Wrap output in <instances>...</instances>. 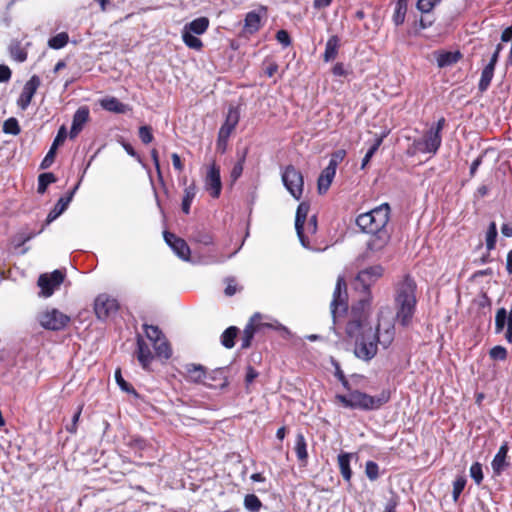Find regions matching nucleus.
<instances>
[{"mask_svg": "<svg viewBox=\"0 0 512 512\" xmlns=\"http://www.w3.org/2000/svg\"><path fill=\"white\" fill-rule=\"evenodd\" d=\"M395 316L389 308H382L378 315L375 331L361 319H353L347 324V335L354 341V354L363 361H370L378 347L387 349L395 339Z\"/></svg>", "mask_w": 512, "mask_h": 512, "instance_id": "f257e3e1", "label": "nucleus"}, {"mask_svg": "<svg viewBox=\"0 0 512 512\" xmlns=\"http://www.w3.org/2000/svg\"><path fill=\"white\" fill-rule=\"evenodd\" d=\"M390 218V207L387 203L360 214L356 219L357 226L365 233L371 234L367 246L370 251H381L389 241L386 226Z\"/></svg>", "mask_w": 512, "mask_h": 512, "instance_id": "f03ea898", "label": "nucleus"}, {"mask_svg": "<svg viewBox=\"0 0 512 512\" xmlns=\"http://www.w3.org/2000/svg\"><path fill=\"white\" fill-rule=\"evenodd\" d=\"M416 283L410 276H405L398 283L395 295L396 317L402 326H408L416 309Z\"/></svg>", "mask_w": 512, "mask_h": 512, "instance_id": "7ed1b4c3", "label": "nucleus"}, {"mask_svg": "<svg viewBox=\"0 0 512 512\" xmlns=\"http://www.w3.org/2000/svg\"><path fill=\"white\" fill-rule=\"evenodd\" d=\"M390 393L382 391L377 396H371L359 390H350L347 395L337 394L335 400L344 408L360 410H376L387 403Z\"/></svg>", "mask_w": 512, "mask_h": 512, "instance_id": "20e7f679", "label": "nucleus"}, {"mask_svg": "<svg viewBox=\"0 0 512 512\" xmlns=\"http://www.w3.org/2000/svg\"><path fill=\"white\" fill-rule=\"evenodd\" d=\"M208 27L209 20L206 17H199L185 24L181 33L185 45L190 49L200 50L203 43L197 35L204 34Z\"/></svg>", "mask_w": 512, "mask_h": 512, "instance_id": "39448f33", "label": "nucleus"}, {"mask_svg": "<svg viewBox=\"0 0 512 512\" xmlns=\"http://www.w3.org/2000/svg\"><path fill=\"white\" fill-rule=\"evenodd\" d=\"M442 142L441 135L437 134V131H431L430 129L424 134L423 138L415 139L407 149L409 156H415L419 153L423 154H435Z\"/></svg>", "mask_w": 512, "mask_h": 512, "instance_id": "423d86ee", "label": "nucleus"}, {"mask_svg": "<svg viewBox=\"0 0 512 512\" xmlns=\"http://www.w3.org/2000/svg\"><path fill=\"white\" fill-rule=\"evenodd\" d=\"M37 319L41 327L52 331L64 329L70 322V317L56 308H46L38 314Z\"/></svg>", "mask_w": 512, "mask_h": 512, "instance_id": "0eeeda50", "label": "nucleus"}, {"mask_svg": "<svg viewBox=\"0 0 512 512\" xmlns=\"http://www.w3.org/2000/svg\"><path fill=\"white\" fill-rule=\"evenodd\" d=\"M282 181L291 196L299 200L303 193L304 180L302 173L294 166H287L282 172Z\"/></svg>", "mask_w": 512, "mask_h": 512, "instance_id": "6e6552de", "label": "nucleus"}, {"mask_svg": "<svg viewBox=\"0 0 512 512\" xmlns=\"http://www.w3.org/2000/svg\"><path fill=\"white\" fill-rule=\"evenodd\" d=\"M146 337L152 342L156 355L163 359H169L171 357V348L157 326L144 325Z\"/></svg>", "mask_w": 512, "mask_h": 512, "instance_id": "1a4fd4ad", "label": "nucleus"}, {"mask_svg": "<svg viewBox=\"0 0 512 512\" xmlns=\"http://www.w3.org/2000/svg\"><path fill=\"white\" fill-rule=\"evenodd\" d=\"M64 277V273L60 270L41 274L38 279V286L40 287L39 295L45 298L50 297L54 291L60 287L64 281Z\"/></svg>", "mask_w": 512, "mask_h": 512, "instance_id": "9d476101", "label": "nucleus"}, {"mask_svg": "<svg viewBox=\"0 0 512 512\" xmlns=\"http://www.w3.org/2000/svg\"><path fill=\"white\" fill-rule=\"evenodd\" d=\"M384 269L381 265H375L361 270L355 279V287L367 292L379 278L382 277Z\"/></svg>", "mask_w": 512, "mask_h": 512, "instance_id": "9b49d317", "label": "nucleus"}, {"mask_svg": "<svg viewBox=\"0 0 512 512\" xmlns=\"http://www.w3.org/2000/svg\"><path fill=\"white\" fill-rule=\"evenodd\" d=\"M118 309L117 301L107 294H101L95 299L94 310L99 319H105Z\"/></svg>", "mask_w": 512, "mask_h": 512, "instance_id": "f8f14e48", "label": "nucleus"}, {"mask_svg": "<svg viewBox=\"0 0 512 512\" xmlns=\"http://www.w3.org/2000/svg\"><path fill=\"white\" fill-rule=\"evenodd\" d=\"M346 310V284L342 278H339L337 280L333 300L331 302V313L335 319L338 314L345 312Z\"/></svg>", "mask_w": 512, "mask_h": 512, "instance_id": "ddd939ff", "label": "nucleus"}, {"mask_svg": "<svg viewBox=\"0 0 512 512\" xmlns=\"http://www.w3.org/2000/svg\"><path fill=\"white\" fill-rule=\"evenodd\" d=\"M310 210V205L307 202H301L298 205L295 218V228L297 231L298 238L303 247H309L308 236L304 233V224L307 220V216Z\"/></svg>", "mask_w": 512, "mask_h": 512, "instance_id": "4468645a", "label": "nucleus"}, {"mask_svg": "<svg viewBox=\"0 0 512 512\" xmlns=\"http://www.w3.org/2000/svg\"><path fill=\"white\" fill-rule=\"evenodd\" d=\"M205 189L210 193L213 198H218L222 190V182L220 177L219 168L213 164L211 165L205 177Z\"/></svg>", "mask_w": 512, "mask_h": 512, "instance_id": "2eb2a0df", "label": "nucleus"}, {"mask_svg": "<svg viewBox=\"0 0 512 512\" xmlns=\"http://www.w3.org/2000/svg\"><path fill=\"white\" fill-rule=\"evenodd\" d=\"M41 84L39 76L33 75L24 85L23 90L18 98L17 104L25 110L30 105L33 96Z\"/></svg>", "mask_w": 512, "mask_h": 512, "instance_id": "dca6fc26", "label": "nucleus"}, {"mask_svg": "<svg viewBox=\"0 0 512 512\" xmlns=\"http://www.w3.org/2000/svg\"><path fill=\"white\" fill-rule=\"evenodd\" d=\"M164 239L179 258L185 261L189 260L190 248L183 239L170 232H164Z\"/></svg>", "mask_w": 512, "mask_h": 512, "instance_id": "f3484780", "label": "nucleus"}, {"mask_svg": "<svg viewBox=\"0 0 512 512\" xmlns=\"http://www.w3.org/2000/svg\"><path fill=\"white\" fill-rule=\"evenodd\" d=\"M239 121V113L234 108L228 110L226 120L221 126L218 135V144L225 143Z\"/></svg>", "mask_w": 512, "mask_h": 512, "instance_id": "a211bd4d", "label": "nucleus"}, {"mask_svg": "<svg viewBox=\"0 0 512 512\" xmlns=\"http://www.w3.org/2000/svg\"><path fill=\"white\" fill-rule=\"evenodd\" d=\"M185 374L188 381L193 383H202L207 385L208 387H214L212 384L206 383L204 380L206 379L207 373L204 366L200 364H186L185 365Z\"/></svg>", "mask_w": 512, "mask_h": 512, "instance_id": "6ab92c4d", "label": "nucleus"}, {"mask_svg": "<svg viewBox=\"0 0 512 512\" xmlns=\"http://www.w3.org/2000/svg\"><path fill=\"white\" fill-rule=\"evenodd\" d=\"M509 447L507 443H503L496 455L494 456L491 467L495 475H500L505 469H507L510 463L507 461V454Z\"/></svg>", "mask_w": 512, "mask_h": 512, "instance_id": "aec40b11", "label": "nucleus"}, {"mask_svg": "<svg viewBox=\"0 0 512 512\" xmlns=\"http://www.w3.org/2000/svg\"><path fill=\"white\" fill-rule=\"evenodd\" d=\"M100 106L109 112L125 114L131 111V107L127 104L120 102L116 97L107 96L99 101Z\"/></svg>", "mask_w": 512, "mask_h": 512, "instance_id": "412c9836", "label": "nucleus"}, {"mask_svg": "<svg viewBox=\"0 0 512 512\" xmlns=\"http://www.w3.org/2000/svg\"><path fill=\"white\" fill-rule=\"evenodd\" d=\"M89 119V109L87 107H80L73 116V122L70 130V137H76L83 126Z\"/></svg>", "mask_w": 512, "mask_h": 512, "instance_id": "4be33fe9", "label": "nucleus"}, {"mask_svg": "<svg viewBox=\"0 0 512 512\" xmlns=\"http://www.w3.org/2000/svg\"><path fill=\"white\" fill-rule=\"evenodd\" d=\"M265 9L261 8L258 11H251L247 13L245 17V31L248 33H254L261 27V21L265 15Z\"/></svg>", "mask_w": 512, "mask_h": 512, "instance_id": "5701e85b", "label": "nucleus"}, {"mask_svg": "<svg viewBox=\"0 0 512 512\" xmlns=\"http://www.w3.org/2000/svg\"><path fill=\"white\" fill-rule=\"evenodd\" d=\"M137 359L144 369H147L153 360V354L149 345L141 338L137 339Z\"/></svg>", "mask_w": 512, "mask_h": 512, "instance_id": "b1692460", "label": "nucleus"}, {"mask_svg": "<svg viewBox=\"0 0 512 512\" xmlns=\"http://www.w3.org/2000/svg\"><path fill=\"white\" fill-rule=\"evenodd\" d=\"M261 320L260 314H255L251 317L249 323L246 325L243 331L241 347L248 348L251 344V340L254 336L257 326Z\"/></svg>", "mask_w": 512, "mask_h": 512, "instance_id": "393cba45", "label": "nucleus"}, {"mask_svg": "<svg viewBox=\"0 0 512 512\" xmlns=\"http://www.w3.org/2000/svg\"><path fill=\"white\" fill-rule=\"evenodd\" d=\"M336 174V169L326 167L320 174L317 182V189L320 194H324L329 189Z\"/></svg>", "mask_w": 512, "mask_h": 512, "instance_id": "a878e982", "label": "nucleus"}, {"mask_svg": "<svg viewBox=\"0 0 512 512\" xmlns=\"http://www.w3.org/2000/svg\"><path fill=\"white\" fill-rule=\"evenodd\" d=\"M353 457L351 453H341L338 455V465L342 477L345 481L349 482L352 477V470L350 468V461Z\"/></svg>", "mask_w": 512, "mask_h": 512, "instance_id": "bb28decb", "label": "nucleus"}, {"mask_svg": "<svg viewBox=\"0 0 512 512\" xmlns=\"http://www.w3.org/2000/svg\"><path fill=\"white\" fill-rule=\"evenodd\" d=\"M340 40L337 36H331L327 42L324 52V60L329 62L333 60L338 54Z\"/></svg>", "mask_w": 512, "mask_h": 512, "instance_id": "cd10ccee", "label": "nucleus"}, {"mask_svg": "<svg viewBox=\"0 0 512 512\" xmlns=\"http://www.w3.org/2000/svg\"><path fill=\"white\" fill-rule=\"evenodd\" d=\"M196 190H197L196 185L194 183H192L191 185L187 186L184 189V196H183V200H182V211L185 214H189V212H190V207H191L192 201L196 196Z\"/></svg>", "mask_w": 512, "mask_h": 512, "instance_id": "c85d7f7f", "label": "nucleus"}, {"mask_svg": "<svg viewBox=\"0 0 512 512\" xmlns=\"http://www.w3.org/2000/svg\"><path fill=\"white\" fill-rule=\"evenodd\" d=\"M494 70H495V67L492 65H489V64H487L483 68L482 73H481V78L479 81V90L480 91L483 92V91L487 90V88L489 87V85L493 79Z\"/></svg>", "mask_w": 512, "mask_h": 512, "instance_id": "c756f323", "label": "nucleus"}, {"mask_svg": "<svg viewBox=\"0 0 512 512\" xmlns=\"http://www.w3.org/2000/svg\"><path fill=\"white\" fill-rule=\"evenodd\" d=\"M69 206V199H59L55 207L49 212L46 224H50L56 220Z\"/></svg>", "mask_w": 512, "mask_h": 512, "instance_id": "7c9ffc66", "label": "nucleus"}, {"mask_svg": "<svg viewBox=\"0 0 512 512\" xmlns=\"http://www.w3.org/2000/svg\"><path fill=\"white\" fill-rule=\"evenodd\" d=\"M407 12V3L404 0H398L395 5V11L392 17L393 23L399 26L404 23Z\"/></svg>", "mask_w": 512, "mask_h": 512, "instance_id": "2f4dec72", "label": "nucleus"}, {"mask_svg": "<svg viewBox=\"0 0 512 512\" xmlns=\"http://www.w3.org/2000/svg\"><path fill=\"white\" fill-rule=\"evenodd\" d=\"M386 137V134H383L381 136H377L374 140V143L371 145V147L368 149V151L366 152L363 160H362V163H361V169H365L366 166L368 165V163L370 162L371 158L373 157V155L376 153V151L379 149V147L381 146L384 138Z\"/></svg>", "mask_w": 512, "mask_h": 512, "instance_id": "473e14b6", "label": "nucleus"}, {"mask_svg": "<svg viewBox=\"0 0 512 512\" xmlns=\"http://www.w3.org/2000/svg\"><path fill=\"white\" fill-rule=\"evenodd\" d=\"M237 332H238V329L234 326H231L229 328H227L222 336H221V342L223 344L224 347L226 348H232L235 344L234 340L237 336Z\"/></svg>", "mask_w": 512, "mask_h": 512, "instance_id": "72a5a7b5", "label": "nucleus"}, {"mask_svg": "<svg viewBox=\"0 0 512 512\" xmlns=\"http://www.w3.org/2000/svg\"><path fill=\"white\" fill-rule=\"evenodd\" d=\"M295 452L301 461H305L308 457L306 440L302 434H298L296 437Z\"/></svg>", "mask_w": 512, "mask_h": 512, "instance_id": "f704fd0d", "label": "nucleus"}, {"mask_svg": "<svg viewBox=\"0 0 512 512\" xmlns=\"http://www.w3.org/2000/svg\"><path fill=\"white\" fill-rule=\"evenodd\" d=\"M9 51L12 59L17 62L21 63L27 59V52L25 48H23L18 42L11 44Z\"/></svg>", "mask_w": 512, "mask_h": 512, "instance_id": "c9c22d12", "label": "nucleus"}, {"mask_svg": "<svg viewBox=\"0 0 512 512\" xmlns=\"http://www.w3.org/2000/svg\"><path fill=\"white\" fill-rule=\"evenodd\" d=\"M68 34L65 32L58 33L49 39L48 45L53 49H61L68 43Z\"/></svg>", "mask_w": 512, "mask_h": 512, "instance_id": "e433bc0d", "label": "nucleus"}, {"mask_svg": "<svg viewBox=\"0 0 512 512\" xmlns=\"http://www.w3.org/2000/svg\"><path fill=\"white\" fill-rule=\"evenodd\" d=\"M497 228L495 222H491L486 232V247L488 250H493L496 245Z\"/></svg>", "mask_w": 512, "mask_h": 512, "instance_id": "4c0bfd02", "label": "nucleus"}, {"mask_svg": "<svg viewBox=\"0 0 512 512\" xmlns=\"http://www.w3.org/2000/svg\"><path fill=\"white\" fill-rule=\"evenodd\" d=\"M459 54L458 53H442L437 58V63L439 67H446L453 63H456L458 60Z\"/></svg>", "mask_w": 512, "mask_h": 512, "instance_id": "58836bf2", "label": "nucleus"}, {"mask_svg": "<svg viewBox=\"0 0 512 512\" xmlns=\"http://www.w3.org/2000/svg\"><path fill=\"white\" fill-rule=\"evenodd\" d=\"M56 178L53 173H43L38 178V192L43 194L47 186L51 183H54Z\"/></svg>", "mask_w": 512, "mask_h": 512, "instance_id": "ea45409f", "label": "nucleus"}, {"mask_svg": "<svg viewBox=\"0 0 512 512\" xmlns=\"http://www.w3.org/2000/svg\"><path fill=\"white\" fill-rule=\"evenodd\" d=\"M42 231H43V228L38 232L26 231V230L19 232L14 238V242L16 243L15 246L18 247V246L23 245L24 243H26L27 241H29L33 237H35L36 234L41 233Z\"/></svg>", "mask_w": 512, "mask_h": 512, "instance_id": "a19ab883", "label": "nucleus"}, {"mask_svg": "<svg viewBox=\"0 0 512 512\" xmlns=\"http://www.w3.org/2000/svg\"><path fill=\"white\" fill-rule=\"evenodd\" d=\"M316 231H317V221H316V216L313 215L304 224V233L308 236V239H309V247L307 249H312L311 236H313L316 233Z\"/></svg>", "mask_w": 512, "mask_h": 512, "instance_id": "79ce46f5", "label": "nucleus"}, {"mask_svg": "<svg viewBox=\"0 0 512 512\" xmlns=\"http://www.w3.org/2000/svg\"><path fill=\"white\" fill-rule=\"evenodd\" d=\"M3 132L11 135H18L20 133V127L17 119H7L3 124Z\"/></svg>", "mask_w": 512, "mask_h": 512, "instance_id": "37998d69", "label": "nucleus"}, {"mask_svg": "<svg viewBox=\"0 0 512 512\" xmlns=\"http://www.w3.org/2000/svg\"><path fill=\"white\" fill-rule=\"evenodd\" d=\"M244 505L247 510L257 512L261 507V502L257 496L250 494L245 497Z\"/></svg>", "mask_w": 512, "mask_h": 512, "instance_id": "c03bdc74", "label": "nucleus"}, {"mask_svg": "<svg viewBox=\"0 0 512 512\" xmlns=\"http://www.w3.org/2000/svg\"><path fill=\"white\" fill-rule=\"evenodd\" d=\"M466 485V478L464 476H458L453 482V500L457 502L460 494Z\"/></svg>", "mask_w": 512, "mask_h": 512, "instance_id": "a18cd8bd", "label": "nucleus"}, {"mask_svg": "<svg viewBox=\"0 0 512 512\" xmlns=\"http://www.w3.org/2000/svg\"><path fill=\"white\" fill-rule=\"evenodd\" d=\"M206 379L211 381L222 380V383L219 385L220 388H224L228 385V381L224 375L223 369L213 370L211 373L207 374Z\"/></svg>", "mask_w": 512, "mask_h": 512, "instance_id": "49530a36", "label": "nucleus"}, {"mask_svg": "<svg viewBox=\"0 0 512 512\" xmlns=\"http://www.w3.org/2000/svg\"><path fill=\"white\" fill-rule=\"evenodd\" d=\"M470 476L475 481L477 485H479L483 480V472L482 465L478 462H475L470 467Z\"/></svg>", "mask_w": 512, "mask_h": 512, "instance_id": "de8ad7c7", "label": "nucleus"}, {"mask_svg": "<svg viewBox=\"0 0 512 512\" xmlns=\"http://www.w3.org/2000/svg\"><path fill=\"white\" fill-rule=\"evenodd\" d=\"M440 2L441 0H418L417 9L422 13H429Z\"/></svg>", "mask_w": 512, "mask_h": 512, "instance_id": "09e8293b", "label": "nucleus"}, {"mask_svg": "<svg viewBox=\"0 0 512 512\" xmlns=\"http://www.w3.org/2000/svg\"><path fill=\"white\" fill-rule=\"evenodd\" d=\"M365 473H366L367 477L371 481L376 480L379 477V466H378V464L373 462V461H368L366 463Z\"/></svg>", "mask_w": 512, "mask_h": 512, "instance_id": "8fccbe9b", "label": "nucleus"}, {"mask_svg": "<svg viewBox=\"0 0 512 512\" xmlns=\"http://www.w3.org/2000/svg\"><path fill=\"white\" fill-rule=\"evenodd\" d=\"M489 355L493 360L503 361L507 358V350L505 347L497 345L494 346L490 351Z\"/></svg>", "mask_w": 512, "mask_h": 512, "instance_id": "3c124183", "label": "nucleus"}, {"mask_svg": "<svg viewBox=\"0 0 512 512\" xmlns=\"http://www.w3.org/2000/svg\"><path fill=\"white\" fill-rule=\"evenodd\" d=\"M346 156V151L343 149H339L335 151L330 158L328 167H332L333 169H337V166Z\"/></svg>", "mask_w": 512, "mask_h": 512, "instance_id": "603ef678", "label": "nucleus"}, {"mask_svg": "<svg viewBox=\"0 0 512 512\" xmlns=\"http://www.w3.org/2000/svg\"><path fill=\"white\" fill-rule=\"evenodd\" d=\"M56 150H57V147H55V146L50 147L48 153L46 154V156L44 157V159L41 162L40 166L42 169H47L48 167H50L52 165V163L54 162Z\"/></svg>", "mask_w": 512, "mask_h": 512, "instance_id": "864d4df0", "label": "nucleus"}, {"mask_svg": "<svg viewBox=\"0 0 512 512\" xmlns=\"http://www.w3.org/2000/svg\"><path fill=\"white\" fill-rule=\"evenodd\" d=\"M139 137H140L141 141L145 144L152 142L153 135H152L151 128L149 126H141L139 128Z\"/></svg>", "mask_w": 512, "mask_h": 512, "instance_id": "5fc2aeb1", "label": "nucleus"}, {"mask_svg": "<svg viewBox=\"0 0 512 512\" xmlns=\"http://www.w3.org/2000/svg\"><path fill=\"white\" fill-rule=\"evenodd\" d=\"M115 380L123 391L131 392L134 391L130 388L129 384L123 379L120 369L115 371Z\"/></svg>", "mask_w": 512, "mask_h": 512, "instance_id": "6e6d98bb", "label": "nucleus"}, {"mask_svg": "<svg viewBox=\"0 0 512 512\" xmlns=\"http://www.w3.org/2000/svg\"><path fill=\"white\" fill-rule=\"evenodd\" d=\"M276 39L279 43H281L284 47H287L290 45L291 40L290 36L287 31L285 30H279L276 34Z\"/></svg>", "mask_w": 512, "mask_h": 512, "instance_id": "4d7b16f0", "label": "nucleus"}, {"mask_svg": "<svg viewBox=\"0 0 512 512\" xmlns=\"http://www.w3.org/2000/svg\"><path fill=\"white\" fill-rule=\"evenodd\" d=\"M82 412V406H79L76 413L73 416L72 424L70 426H67V431L70 433H75L77 430V423L79 421L80 415Z\"/></svg>", "mask_w": 512, "mask_h": 512, "instance_id": "13d9d810", "label": "nucleus"}, {"mask_svg": "<svg viewBox=\"0 0 512 512\" xmlns=\"http://www.w3.org/2000/svg\"><path fill=\"white\" fill-rule=\"evenodd\" d=\"M65 138H66V129L64 126H62L59 129L57 136L55 137V139L52 143V146H55L58 148V146L64 142Z\"/></svg>", "mask_w": 512, "mask_h": 512, "instance_id": "bf43d9fd", "label": "nucleus"}, {"mask_svg": "<svg viewBox=\"0 0 512 512\" xmlns=\"http://www.w3.org/2000/svg\"><path fill=\"white\" fill-rule=\"evenodd\" d=\"M11 78V70L6 65H0V82H7Z\"/></svg>", "mask_w": 512, "mask_h": 512, "instance_id": "052dcab7", "label": "nucleus"}, {"mask_svg": "<svg viewBox=\"0 0 512 512\" xmlns=\"http://www.w3.org/2000/svg\"><path fill=\"white\" fill-rule=\"evenodd\" d=\"M171 159H172L174 168L179 172L183 171L184 166H183L180 156L177 153H173L171 155Z\"/></svg>", "mask_w": 512, "mask_h": 512, "instance_id": "680f3d73", "label": "nucleus"}, {"mask_svg": "<svg viewBox=\"0 0 512 512\" xmlns=\"http://www.w3.org/2000/svg\"><path fill=\"white\" fill-rule=\"evenodd\" d=\"M236 291H237V287H236L234 280H228L227 286L225 288V294L227 296H233L236 293Z\"/></svg>", "mask_w": 512, "mask_h": 512, "instance_id": "e2e57ef3", "label": "nucleus"}, {"mask_svg": "<svg viewBox=\"0 0 512 512\" xmlns=\"http://www.w3.org/2000/svg\"><path fill=\"white\" fill-rule=\"evenodd\" d=\"M333 74L335 76H339V77H342V76H345L347 74L346 70L344 69V66L342 63H337L334 67H333Z\"/></svg>", "mask_w": 512, "mask_h": 512, "instance_id": "0e129e2a", "label": "nucleus"}, {"mask_svg": "<svg viewBox=\"0 0 512 512\" xmlns=\"http://www.w3.org/2000/svg\"><path fill=\"white\" fill-rule=\"evenodd\" d=\"M257 376H258V373L252 367H249L247 369V373H246V377H245L246 383L251 384Z\"/></svg>", "mask_w": 512, "mask_h": 512, "instance_id": "69168bd1", "label": "nucleus"}, {"mask_svg": "<svg viewBox=\"0 0 512 512\" xmlns=\"http://www.w3.org/2000/svg\"><path fill=\"white\" fill-rule=\"evenodd\" d=\"M501 40L503 42L512 41V26L506 28L501 35Z\"/></svg>", "mask_w": 512, "mask_h": 512, "instance_id": "338daca9", "label": "nucleus"}, {"mask_svg": "<svg viewBox=\"0 0 512 512\" xmlns=\"http://www.w3.org/2000/svg\"><path fill=\"white\" fill-rule=\"evenodd\" d=\"M501 232L505 237H512V225L503 224L501 227Z\"/></svg>", "mask_w": 512, "mask_h": 512, "instance_id": "774afa93", "label": "nucleus"}]
</instances>
